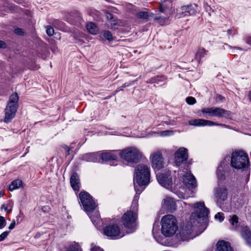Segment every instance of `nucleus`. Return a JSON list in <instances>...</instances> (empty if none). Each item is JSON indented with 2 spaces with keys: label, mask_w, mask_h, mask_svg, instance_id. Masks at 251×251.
Masks as SVG:
<instances>
[{
  "label": "nucleus",
  "mask_w": 251,
  "mask_h": 251,
  "mask_svg": "<svg viewBox=\"0 0 251 251\" xmlns=\"http://www.w3.org/2000/svg\"><path fill=\"white\" fill-rule=\"evenodd\" d=\"M224 165V161L221 162L220 165L218 167L217 170V177L219 179H222L224 177L223 173V165Z\"/></svg>",
  "instance_id": "2f4dec72"
},
{
  "label": "nucleus",
  "mask_w": 251,
  "mask_h": 251,
  "mask_svg": "<svg viewBox=\"0 0 251 251\" xmlns=\"http://www.w3.org/2000/svg\"><path fill=\"white\" fill-rule=\"evenodd\" d=\"M246 43L251 46V36H248L246 38Z\"/></svg>",
  "instance_id": "bf43d9fd"
},
{
  "label": "nucleus",
  "mask_w": 251,
  "mask_h": 251,
  "mask_svg": "<svg viewBox=\"0 0 251 251\" xmlns=\"http://www.w3.org/2000/svg\"><path fill=\"white\" fill-rule=\"evenodd\" d=\"M212 123H213V124H212V126H221L226 127V128H229V126L226 125V124L216 123L213 121H212Z\"/></svg>",
  "instance_id": "09e8293b"
},
{
  "label": "nucleus",
  "mask_w": 251,
  "mask_h": 251,
  "mask_svg": "<svg viewBox=\"0 0 251 251\" xmlns=\"http://www.w3.org/2000/svg\"><path fill=\"white\" fill-rule=\"evenodd\" d=\"M54 32V29L51 26L48 25L46 27V33L49 36L53 35Z\"/></svg>",
  "instance_id": "58836bf2"
},
{
  "label": "nucleus",
  "mask_w": 251,
  "mask_h": 251,
  "mask_svg": "<svg viewBox=\"0 0 251 251\" xmlns=\"http://www.w3.org/2000/svg\"><path fill=\"white\" fill-rule=\"evenodd\" d=\"M70 184L72 188L75 191H78L80 189V180L79 176L76 173H74L70 177Z\"/></svg>",
  "instance_id": "aec40b11"
},
{
  "label": "nucleus",
  "mask_w": 251,
  "mask_h": 251,
  "mask_svg": "<svg viewBox=\"0 0 251 251\" xmlns=\"http://www.w3.org/2000/svg\"><path fill=\"white\" fill-rule=\"evenodd\" d=\"M3 196V193L0 192V198Z\"/></svg>",
  "instance_id": "69168bd1"
},
{
  "label": "nucleus",
  "mask_w": 251,
  "mask_h": 251,
  "mask_svg": "<svg viewBox=\"0 0 251 251\" xmlns=\"http://www.w3.org/2000/svg\"><path fill=\"white\" fill-rule=\"evenodd\" d=\"M248 97H249V99L251 101V91L249 92Z\"/></svg>",
  "instance_id": "0e129e2a"
},
{
  "label": "nucleus",
  "mask_w": 251,
  "mask_h": 251,
  "mask_svg": "<svg viewBox=\"0 0 251 251\" xmlns=\"http://www.w3.org/2000/svg\"><path fill=\"white\" fill-rule=\"evenodd\" d=\"M214 196L217 203L218 204H221L227 198V192L226 189L224 187L217 188L215 189Z\"/></svg>",
  "instance_id": "ddd939ff"
},
{
  "label": "nucleus",
  "mask_w": 251,
  "mask_h": 251,
  "mask_svg": "<svg viewBox=\"0 0 251 251\" xmlns=\"http://www.w3.org/2000/svg\"><path fill=\"white\" fill-rule=\"evenodd\" d=\"M152 235L154 238L158 242L160 241V237L159 235V228L158 225H156L154 223L153 225L152 230Z\"/></svg>",
  "instance_id": "c85d7f7f"
},
{
  "label": "nucleus",
  "mask_w": 251,
  "mask_h": 251,
  "mask_svg": "<svg viewBox=\"0 0 251 251\" xmlns=\"http://www.w3.org/2000/svg\"><path fill=\"white\" fill-rule=\"evenodd\" d=\"M163 122L167 125L174 126L176 124V121L174 120H165L164 119Z\"/></svg>",
  "instance_id": "c03bdc74"
},
{
  "label": "nucleus",
  "mask_w": 251,
  "mask_h": 251,
  "mask_svg": "<svg viewBox=\"0 0 251 251\" xmlns=\"http://www.w3.org/2000/svg\"><path fill=\"white\" fill-rule=\"evenodd\" d=\"M22 186V181L20 179H16L13 181L9 186V190L12 191L15 189H19Z\"/></svg>",
  "instance_id": "cd10ccee"
},
{
  "label": "nucleus",
  "mask_w": 251,
  "mask_h": 251,
  "mask_svg": "<svg viewBox=\"0 0 251 251\" xmlns=\"http://www.w3.org/2000/svg\"><path fill=\"white\" fill-rule=\"evenodd\" d=\"M213 117L231 119L232 113L221 107H213Z\"/></svg>",
  "instance_id": "2eb2a0df"
},
{
  "label": "nucleus",
  "mask_w": 251,
  "mask_h": 251,
  "mask_svg": "<svg viewBox=\"0 0 251 251\" xmlns=\"http://www.w3.org/2000/svg\"><path fill=\"white\" fill-rule=\"evenodd\" d=\"M117 25L118 20L117 19H113L109 22L108 27L111 29H116L117 28Z\"/></svg>",
  "instance_id": "e433bc0d"
},
{
  "label": "nucleus",
  "mask_w": 251,
  "mask_h": 251,
  "mask_svg": "<svg viewBox=\"0 0 251 251\" xmlns=\"http://www.w3.org/2000/svg\"><path fill=\"white\" fill-rule=\"evenodd\" d=\"M19 96L16 93L12 94L5 109L4 121L6 123L10 122L15 116L18 107Z\"/></svg>",
  "instance_id": "39448f33"
},
{
  "label": "nucleus",
  "mask_w": 251,
  "mask_h": 251,
  "mask_svg": "<svg viewBox=\"0 0 251 251\" xmlns=\"http://www.w3.org/2000/svg\"><path fill=\"white\" fill-rule=\"evenodd\" d=\"M72 16L70 15V19H68V22L72 24H75L77 22H79L81 20V17L78 13H77L75 17V19H74Z\"/></svg>",
  "instance_id": "4c0bfd02"
},
{
  "label": "nucleus",
  "mask_w": 251,
  "mask_h": 251,
  "mask_svg": "<svg viewBox=\"0 0 251 251\" xmlns=\"http://www.w3.org/2000/svg\"><path fill=\"white\" fill-rule=\"evenodd\" d=\"M135 180L139 186L147 185L150 179L149 168L144 164L138 165L135 169Z\"/></svg>",
  "instance_id": "423d86ee"
},
{
  "label": "nucleus",
  "mask_w": 251,
  "mask_h": 251,
  "mask_svg": "<svg viewBox=\"0 0 251 251\" xmlns=\"http://www.w3.org/2000/svg\"><path fill=\"white\" fill-rule=\"evenodd\" d=\"M231 165L236 169H248L250 166L248 154L242 151L233 152L231 157Z\"/></svg>",
  "instance_id": "20e7f679"
},
{
  "label": "nucleus",
  "mask_w": 251,
  "mask_h": 251,
  "mask_svg": "<svg viewBox=\"0 0 251 251\" xmlns=\"http://www.w3.org/2000/svg\"><path fill=\"white\" fill-rule=\"evenodd\" d=\"M174 134L173 130H166L160 132V135L162 136H168L172 135Z\"/></svg>",
  "instance_id": "a19ab883"
},
{
  "label": "nucleus",
  "mask_w": 251,
  "mask_h": 251,
  "mask_svg": "<svg viewBox=\"0 0 251 251\" xmlns=\"http://www.w3.org/2000/svg\"><path fill=\"white\" fill-rule=\"evenodd\" d=\"M136 191L133 200L132 202L131 208L132 210H129L125 213L122 217V222L124 226L133 231L135 229L136 221L137 218L136 211L138 208V202L139 199V195L142 191L138 189L136 187H134Z\"/></svg>",
  "instance_id": "f03ea898"
},
{
  "label": "nucleus",
  "mask_w": 251,
  "mask_h": 251,
  "mask_svg": "<svg viewBox=\"0 0 251 251\" xmlns=\"http://www.w3.org/2000/svg\"><path fill=\"white\" fill-rule=\"evenodd\" d=\"M208 52V51L203 48L199 49L196 53V58L199 64L201 63L202 58L207 54Z\"/></svg>",
  "instance_id": "393cba45"
},
{
  "label": "nucleus",
  "mask_w": 251,
  "mask_h": 251,
  "mask_svg": "<svg viewBox=\"0 0 251 251\" xmlns=\"http://www.w3.org/2000/svg\"><path fill=\"white\" fill-rule=\"evenodd\" d=\"M198 11V6L196 4H190L183 6L177 9L176 16L178 18L184 17L189 15H194Z\"/></svg>",
  "instance_id": "9b49d317"
},
{
  "label": "nucleus",
  "mask_w": 251,
  "mask_h": 251,
  "mask_svg": "<svg viewBox=\"0 0 251 251\" xmlns=\"http://www.w3.org/2000/svg\"><path fill=\"white\" fill-rule=\"evenodd\" d=\"M162 206L170 212H172L176 209V201L171 197H166L163 200Z\"/></svg>",
  "instance_id": "dca6fc26"
},
{
  "label": "nucleus",
  "mask_w": 251,
  "mask_h": 251,
  "mask_svg": "<svg viewBox=\"0 0 251 251\" xmlns=\"http://www.w3.org/2000/svg\"><path fill=\"white\" fill-rule=\"evenodd\" d=\"M100 154L98 152L89 153L83 154L81 159L86 162H96L99 161Z\"/></svg>",
  "instance_id": "4be33fe9"
},
{
  "label": "nucleus",
  "mask_w": 251,
  "mask_h": 251,
  "mask_svg": "<svg viewBox=\"0 0 251 251\" xmlns=\"http://www.w3.org/2000/svg\"><path fill=\"white\" fill-rule=\"evenodd\" d=\"M86 206L88 207V209H86L85 207H83L84 210L87 213L89 212H92L94 210L97 206L94 200L92 199L89 202L86 203Z\"/></svg>",
  "instance_id": "c756f323"
},
{
  "label": "nucleus",
  "mask_w": 251,
  "mask_h": 251,
  "mask_svg": "<svg viewBox=\"0 0 251 251\" xmlns=\"http://www.w3.org/2000/svg\"><path fill=\"white\" fill-rule=\"evenodd\" d=\"M6 225V221L3 216H0V229L3 228Z\"/></svg>",
  "instance_id": "79ce46f5"
},
{
  "label": "nucleus",
  "mask_w": 251,
  "mask_h": 251,
  "mask_svg": "<svg viewBox=\"0 0 251 251\" xmlns=\"http://www.w3.org/2000/svg\"><path fill=\"white\" fill-rule=\"evenodd\" d=\"M233 48L234 49H237V50H244V49H243L242 48H240V47H233Z\"/></svg>",
  "instance_id": "680f3d73"
},
{
  "label": "nucleus",
  "mask_w": 251,
  "mask_h": 251,
  "mask_svg": "<svg viewBox=\"0 0 251 251\" xmlns=\"http://www.w3.org/2000/svg\"><path fill=\"white\" fill-rule=\"evenodd\" d=\"M106 16L107 18L110 20H112L114 19L113 14L110 13H108V12L106 13Z\"/></svg>",
  "instance_id": "6e6d98bb"
},
{
  "label": "nucleus",
  "mask_w": 251,
  "mask_h": 251,
  "mask_svg": "<svg viewBox=\"0 0 251 251\" xmlns=\"http://www.w3.org/2000/svg\"><path fill=\"white\" fill-rule=\"evenodd\" d=\"M241 235L246 241V244L251 247V231L248 226L242 227Z\"/></svg>",
  "instance_id": "6ab92c4d"
},
{
  "label": "nucleus",
  "mask_w": 251,
  "mask_h": 251,
  "mask_svg": "<svg viewBox=\"0 0 251 251\" xmlns=\"http://www.w3.org/2000/svg\"><path fill=\"white\" fill-rule=\"evenodd\" d=\"M119 150L105 151L100 155V157L103 161H114L117 159V154H119Z\"/></svg>",
  "instance_id": "f3484780"
},
{
  "label": "nucleus",
  "mask_w": 251,
  "mask_h": 251,
  "mask_svg": "<svg viewBox=\"0 0 251 251\" xmlns=\"http://www.w3.org/2000/svg\"><path fill=\"white\" fill-rule=\"evenodd\" d=\"M1 209H4V210L5 211H6L7 213H10L11 211V210H8V208H7V207L6 206H5V205L4 204H2L1 206Z\"/></svg>",
  "instance_id": "13d9d810"
},
{
  "label": "nucleus",
  "mask_w": 251,
  "mask_h": 251,
  "mask_svg": "<svg viewBox=\"0 0 251 251\" xmlns=\"http://www.w3.org/2000/svg\"><path fill=\"white\" fill-rule=\"evenodd\" d=\"M134 84V81H132L129 82H126L122 85V88H125L132 85Z\"/></svg>",
  "instance_id": "8fccbe9b"
},
{
  "label": "nucleus",
  "mask_w": 251,
  "mask_h": 251,
  "mask_svg": "<svg viewBox=\"0 0 251 251\" xmlns=\"http://www.w3.org/2000/svg\"><path fill=\"white\" fill-rule=\"evenodd\" d=\"M165 77L162 75L156 76L151 78L147 81L148 83H158L159 81H163L165 80Z\"/></svg>",
  "instance_id": "7c9ffc66"
},
{
  "label": "nucleus",
  "mask_w": 251,
  "mask_h": 251,
  "mask_svg": "<svg viewBox=\"0 0 251 251\" xmlns=\"http://www.w3.org/2000/svg\"><path fill=\"white\" fill-rule=\"evenodd\" d=\"M183 182L189 189H194L197 186V182L195 176L190 173H186L184 175Z\"/></svg>",
  "instance_id": "4468645a"
},
{
  "label": "nucleus",
  "mask_w": 251,
  "mask_h": 251,
  "mask_svg": "<svg viewBox=\"0 0 251 251\" xmlns=\"http://www.w3.org/2000/svg\"><path fill=\"white\" fill-rule=\"evenodd\" d=\"M216 251H232L230 243L224 240L219 241L217 243Z\"/></svg>",
  "instance_id": "5701e85b"
},
{
  "label": "nucleus",
  "mask_w": 251,
  "mask_h": 251,
  "mask_svg": "<svg viewBox=\"0 0 251 251\" xmlns=\"http://www.w3.org/2000/svg\"><path fill=\"white\" fill-rule=\"evenodd\" d=\"M6 47V43L0 40V49H4Z\"/></svg>",
  "instance_id": "4d7b16f0"
},
{
  "label": "nucleus",
  "mask_w": 251,
  "mask_h": 251,
  "mask_svg": "<svg viewBox=\"0 0 251 251\" xmlns=\"http://www.w3.org/2000/svg\"><path fill=\"white\" fill-rule=\"evenodd\" d=\"M66 251H82L81 248L78 243L74 242L67 249Z\"/></svg>",
  "instance_id": "72a5a7b5"
},
{
  "label": "nucleus",
  "mask_w": 251,
  "mask_h": 251,
  "mask_svg": "<svg viewBox=\"0 0 251 251\" xmlns=\"http://www.w3.org/2000/svg\"><path fill=\"white\" fill-rule=\"evenodd\" d=\"M141 152L136 148L130 147L120 151L119 155L128 162H137L142 156Z\"/></svg>",
  "instance_id": "0eeeda50"
},
{
  "label": "nucleus",
  "mask_w": 251,
  "mask_h": 251,
  "mask_svg": "<svg viewBox=\"0 0 251 251\" xmlns=\"http://www.w3.org/2000/svg\"><path fill=\"white\" fill-rule=\"evenodd\" d=\"M192 205L195 210L190 216V223H187L181 226L179 232L178 238L183 241H188L195 237L193 234L192 223L198 222L201 218L207 217L209 214V210L205 207L204 202H198Z\"/></svg>",
  "instance_id": "f257e3e1"
},
{
  "label": "nucleus",
  "mask_w": 251,
  "mask_h": 251,
  "mask_svg": "<svg viewBox=\"0 0 251 251\" xmlns=\"http://www.w3.org/2000/svg\"><path fill=\"white\" fill-rule=\"evenodd\" d=\"M161 233L166 237L174 235L178 229L177 221L173 215L164 216L161 221Z\"/></svg>",
  "instance_id": "7ed1b4c3"
},
{
  "label": "nucleus",
  "mask_w": 251,
  "mask_h": 251,
  "mask_svg": "<svg viewBox=\"0 0 251 251\" xmlns=\"http://www.w3.org/2000/svg\"><path fill=\"white\" fill-rule=\"evenodd\" d=\"M87 214L93 224L96 227L99 226L101 222L99 212L97 211H94L93 210L92 212H88Z\"/></svg>",
  "instance_id": "412c9836"
},
{
  "label": "nucleus",
  "mask_w": 251,
  "mask_h": 251,
  "mask_svg": "<svg viewBox=\"0 0 251 251\" xmlns=\"http://www.w3.org/2000/svg\"><path fill=\"white\" fill-rule=\"evenodd\" d=\"M80 203L83 207H85L86 209H88L87 206H86V203L89 202L93 198L89 194L85 191H82L80 192L79 195Z\"/></svg>",
  "instance_id": "b1692460"
},
{
  "label": "nucleus",
  "mask_w": 251,
  "mask_h": 251,
  "mask_svg": "<svg viewBox=\"0 0 251 251\" xmlns=\"http://www.w3.org/2000/svg\"><path fill=\"white\" fill-rule=\"evenodd\" d=\"M186 102L189 105H193L196 103V100L193 97H188L186 99Z\"/></svg>",
  "instance_id": "ea45409f"
},
{
  "label": "nucleus",
  "mask_w": 251,
  "mask_h": 251,
  "mask_svg": "<svg viewBox=\"0 0 251 251\" xmlns=\"http://www.w3.org/2000/svg\"><path fill=\"white\" fill-rule=\"evenodd\" d=\"M156 178L159 183L163 187L167 189L172 187L173 182L170 171H165L164 173L157 174Z\"/></svg>",
  "instance_id": "9d476101"
},
{
  "label": "nucleus",
  "mask_w": 251,
  "mask_h": 251,
  "mask_svg": "<svg viewBox=\"0 0 251 251\" xmlns=\"http://www.w3.org/2000/svg\"><path fill=\"white\" fill-rule=\"evenodd\" d=\"M53 25L54 26L57 27L58 28H60L61 27H62V25H63V23L58 20H55L53 23Z\"/></svg>",
  "instance_id": "49530a36"
},
{
  "label": "nucleus",
  "mask_w": 251,
  "mask_h": 251,
  "mask_svg": "<svg viewBox=\"0 0 251 251\" xmlns=\"http://www.w3.org/2000/svg\"><path fill=\"white\" fill-rule=\"evenodd\" d=\"M15 225H16V222L15 220H13V221L12 222V223L10 224V225H9V226L8 227L9 229H10V230L13 229L15 227Z\"/></svg>",
  "instance_id": "603ef678"
},
{
  "label": "nucleus",
  "mask_w": 251,
  "mask_h": 251,
  "mask_svg": "<svg viewBox=\"0 0 251 251\" xmlns=\"http://www.w3.org/2000/svg\"><path fill=\"white\" fill-rule=\"evenodd\" d=\"M14 33L18 35H24V32L22 28H17L14 29Z\"/></svg>",
  "instance_id": "a18cd8bd"
},
{
  "label": "nucleus",
  "mask_w": 251,
  "mask_h": 251,
  "mask_svg": "<svg viewBox=\"0 0 251 251\" xmlns=\"http://www.w3.org/2000/svg\"><path fill=\"white\" fill-rule=\"evenodd\" d=\"M188 157L187 149L184 147L179 148L175 154V163L176 165L179 166L184 161H186Z\"/></svg>",
  "instance_id": "f8f14e48"
},
{
  "label": "nucleus",
  "mask_w": 251,
  "mask_h": 251,
  "mask_svg": "<svg viewBox=\"0 0 251 251\" xmlns=\"http://www.w3.org/2000/svg\"><path fill=\"white\" fill-rule=\"evenodd\" d=\"M229 222L231 226V229L232 230H237L239 226L238 218L236 215H233L230 217L229 219Z\"/></svg>",
  "instance_id": "bb28decb"
},
{
  "label": "nucleus",
  "mask_w": 251,
  "mask_h": 251,
  "mask_svg": "<svg viewBox=\"0 0 251 251\" xmlns=\"http://www.w3.org/2000/svg\"><path fill=\"white\" fill-rule=\"evenodd\" d=\"M86 29L90 34L93 35L97 34L99 32L98 27L92 22H89L87 24Z\"/></svg>",
  "instance_id": "a878e982"
},
{
  "label": "nucleus",
  "mask_w": 251,
  "mask_h": 251,
  "mask_svg": "<svg viewBox=\"0 0 251 251\" xmlns=\"http://www.w3.org/2000/svg\"><path fill=\"white\" fill-rule=\"evenodd\" d=\"M10 231H5L0 235V242L3 241L8 235Z\"/></svg>",
  "instance_id": "37998d69"
},
{
  "label": "nucleus",
  "mask_w": 251,
  "mask_h": 251,
  "mask_svg": "<svg viewBox=\"0 0 251 251\" xmlns=\"http://www.w3.org/2000/svg\"><path fill=\"white\" fill-rule=\"evenodd\" d=\"M91 251H103V250L99 247L95 246L91 249Z\"/></svg>",
  "instance_id": "5fc2aeb1"
},
{
  "label": "nucleus",
  "mask_w": 251,
  "mask_h": 251,
  "mask_svg": "<svg viewBox=\"0 0 251 251\" xmlns=\"http://www.w3.org/2000/svg\"><path fill=\"white\" fill-rule=\"evenodd\" d=\"M160 11L161 12H164V10H163V8H162V7H160Z\"/></svg>",
  "instance_id": "338daca9"
},
{
  "label": "nucleus",
  "mask_w": 251,
  "mask_h": 251,
  "mask_svg": "<svg viewBox=\"0 0 251 251\" xmlns=\"http://www.w3.org/2000/svg\"><path fill=\"white\" fill-rule=\"evenodd\" d=\"M103 233L112 239H119L125 235L116 224H112L106 226L103 229Z\"/></svg>",
  "instance_id": "1a4fd4ad"
},
{
  "label": "nucleus",
  "mask_w": 251,
  "mask_h": 251,
  "mask_svg": "<svg viewBox=\"0 0 251 251\" xmlns=\"http://www.w3.org/2000/svg\"><path fill=\"white\" fill-rule=\"evenodd\" d=\"M205 10L206 11L208 12V14L209 15H211V11H213V10H212V8H211V7L208 5H207L206 6H205Z\"/></svg>",
  "instance_id": "864d4df0"
},
{
  "label": "nucleus",
  "mask_w": 251,
  "mask_h": 251,
  "mask_svg": "<svg viewBox=\"0 0 251 251\" xmlns=\"http://www.w3.org/2000/svg\"><path fill=\"white\" fill-rule=\"evenodd\" d=\"M124 88H122V86H121L120 87H118L115 91L116 93H118L120 92V91H122Z\"/></svg>",
  "instance_id": "052dcab7"
},
{
  "label": "nucleus",
  "mask_w": 251,
  "mask_h": 251,
  "mask_svg": "<svg viewBox=\"0 0 251 251\" xmlns=\"http://www.w3.org/2000/svg\"><path fill=\"white\" fill-rule=\"evenodd\" d=\"M215 218L216 219H218L220 222H222L224 220V217L223 216L222 213H218L215 216Z\"/></svg>",
  "instance_id": "de8ad7c7"
},
{
  "label": "nucleus",
  "mask_w": 251,
  "mask_h": 251,
  "mask_svg": "<svg viewBox=\"0 0 251 251\" xmlns=\"http://www.w3.org/2000/svg\"><path fill=\"white\" fill-rule=\"evenodd\" d=\"M188 124L190 126H212V125L213 124V123L211 121L201 119H198L189 121Z\"/></svg>",
  "instance_id": "a211bd4d"
},
{
  "label": "nucleus",
  "mask_w": 251,
  "mask_h": 251,
  "mask_svg": "<svg viewBox=\"0 0 251 251\" xmlns=\"http://www.w3.org/2000/svg\"><path fill=\"white\" fill-rule=\"evenodd\" d=\"M219 98L220 100H222L223 98L221 96H219Z\"/></svg>",
  "instance_id": "774afa93"
},
{
  "label": "nucleus",
  "mask_w": 251,
  "mask_h": 251,
  "mask_svg": "<svg viewBox=\"0 0 251 251\" xmlns=\"http://www.w3.org/2000/svg\"><path fill=\"white\" fill-rule=\"evenodd\" d=\"M137 17L140 19L147 20L149 17V14L147 11H140L137 13Z\"/></svg>",
  "instance_id": "f704fd0d"
},
{
  "label": "nucleus",
  "mask_w": 251,
  "mask_h": 251,
  "mask_svg": "<svg viewBox=\"0 0 251 251\" xmlns=\"http://www.w3.org/2000/svg\"><path fill=\"white\" fill-rule=\"evenodd\" d=\"M232 32V30L231 29H228L227 30V33L228 35H230Z\"/></svg>",
  "instance_id": "e2e57ef3"
},
{
  "label": "nucleus",
  "mask_w": 251,
  "mask_h": 251,
  "mask_svg": "<svg viewBox=\"0 0 251 251\" xmlns=\"http://www.w3.org/2000/svg\"><path fill=\"white\" fill-rule=\"evenodd\" d=\"M102 35L105 38L109 41H112L114 40L111 33L108 30H104L102 32Z\"/></svg>",
  "instance_id": "c9c22d12"
},
{
  "label": "nucleus",
  "mask_w": 251,
  "mask_h": 251,
  "mask_svg": "<svg viewBox=\"0 0 251 251\" xmlns=\"http://www.w3.org/2000/svg\"><path fill=\"white\" fill-rule=\"evenodd\" d=\"M62 147L65 149L66 151V156H67L70 155V148L67 145H64Z\"/></svg>",
  "instance_id": "3c124183"
},
{
  "label": "nucleus",
  "mask_w": 251,
  "mask_h": 251,
  "mask_svg": "<svg viewBox=\"0 0 251 251\" xmlns=\"http://www.w3.org/2000/svg\"><path fill=\"white\" fill-rule=\"evenodd\" d=\"M201 112L205 115V116H210L213 117V107H206L202 108L201 110Z\"/></svg>",
  "instance_id": "473e14b6"
},
{
  "label": "nucleus",
  "mask_w": 251,
  "mask_h": 251,
  "mask_svg": "<svg viewBox=\"0 0 251 251\" xmlns=\"http://www.w3.org/2000/svg\"><path fill=\"white\" fill-rule=\"evenodd\" d=\"M152 168L159 170L164 166V159L160 150H157L152 152L150 157Z\"/></svg>",
  "instance_id": "6e6552de"
}]
</instances>
